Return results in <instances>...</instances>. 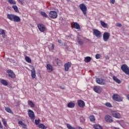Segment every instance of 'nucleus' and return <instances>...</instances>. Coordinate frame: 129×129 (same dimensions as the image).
<instances>
[{
	"instance_id": "1",
	"label": "nucleus",
	"mask_w": 129,
	"mask_h": 129,
	"mask_svg": "<svg viewBox=\"0 0 129 129\" xmlns=\"http://www.w3.org/2000/svg\"><path fill=\"white\" fill-rule=\"evenodd\" d=\"M7 18L8 20H10V21H11L12 22H16V23H19V22H21V18L20 17L14 15V14H7Z\"/></svg>"
},
{
	"instance_id": "2",
	"label": "nucleus",
	"mask_w": 129,
	"mask_h": 129,
	"mask_svg": "<svg viewBox=\"0 0 129 129\" xmlns=\"http://www.w3.org/2000/svg\"><path fill=\"white\" fill-rule=\"evenodd\" d=\"M80 10L82 11L84 16H87V7L84 4H81L79 5Z\"/></svg>"
},
{
	"instance_id": "3",
	"label": "nucleus",
	"mask_w": 129,
	"mask_h": 129,
	"mask_svg": "<svg viewBox=\"0 0 129 129\" xmlns=\"http://www.w3.org/2000/svg\"><path fill=\"white\" fill-rule=\"evenodd\" d=\"M111 114L112 116H113V117H114L115 118H117L118 119L121 118V115L117 111L112 110L111 111Z\"/></svg>"
},
{
	"instance_id": "4",
	"label": "nucleus",
	"mask_w": 129,
	"mask_h": 129,
	"mask_svg": "<svg viewBox=\"0 0 129 129\" xmlns=\"http://www.w3.org/2000/svg\"><path fill=\"white\" fill-rule=\"evenodd\" d=\"M112 99L115 101L120 102L122 101V97L117 94H115L112 96Z\"/></svg>"
},
{
	"instance_id": "5",
	"label": "nucleus",
	"mask_w": 129,
	"mask_h": 129,
	"mask_svg": "<svg viewBox=\"0 0 129 129\" xmlns=\"http://www.w3.org/2000/svg\"><path fill=\"white\" fill-rule=\"evenodd\" d=\"M49 17L51 19H57L58 17V13L55 11H51L49 13Z\"/></svg>"
},
{
	"instance_id": "6",
	"label": "nucleus",
	"mask_w": 129,
	"mask_h": 129,
	"mask_svg": "<svg viewBox=\"0 0 129 129\" xmlns=\"http://www.w3.org/2000/svg\"><path fill=\"white\" fill-rule=\"evenodd\" d=\"M96 82L100 85H104L106 83V81L104 79L99 78H96Z\"/></svg>"
},
{
	"instance_id": "7",
	"label": "nucleus",
	"mask_w": 129,
	"mask_h": 129,
	"mask_svg": "<svg viewBox=\"0 0 129 129\" xmlns=\"http://www.w3.org/2000/svg\"><path fill=\"white\" fill-rule=\"evenodd\" d=\"M121 69L123 72H124L125 74L128 75L129 74V68L126 64H122L121 66Z\"/></svg>"
},
{
	"instance_id": "8",
	"label": "nucleus",
	"mask_w": 129,
	"mask_h": 129,
	"mask_svg": "<svg viewBox=\"0 0 129 129\" xmlns=\"http://www.w3.org/2000/svg\"><path fill=\"white\" fill-rule=\"evenodd\" d=\"M110 37V33L107 32H105L103 34V39L104 42H107L109 40Z\"/></svg>"
},
{
	"instance_id": "9",
	"label": "nucleus",
	"mask_w": 129,
	"mask_h": 129,
	"mask_svg": "<svg viewBox=\"0 0 129 129\" xmlns=\"http://www.w3.org/2000/svg\"><path fill=\"white\" fill-rule=\"evenodd\" d=\"M104 119L106 122H109V123H111L113 121V118L112 116L109 115H106L104 117Z\"/></svg>"
},
{
	"instance_id": "10",
	"label": "nucleus",
	"mask_w": 129,
	"mask_h": 129,
	"mask_svg": "<svg viewBox=\"0 0 129 129\" xmlns=\"http://www.w3.org/2000/svg\"><path fill=\"white\" fill-rule=\"evenodd\" d=\"M7 73H8V76L10 78H12V79H15L16 78V75L15 74V73H14V71L12 70H7Z\"/></svg>"
},
{
	"instance_id": "11",
	"label": "nucleus",
	"mask_w": 129,
	"mask_h": 129,
	"mask_svg": "<svg viewBox=\"0 0 129 129\" xmlns=\"http://www.w3.org/2000/svg\"><path fill=\"white\" fill-rule=\"evenodd\" d=\"M93 35L95 36V37H97V38H101V32L97 30V29H93Z\"/></svg>"
},
{
	"instance_id": "12",
	"label": "nucleus",
	"mask_w": 129,
	"mask_h": 129,
	"mask_svg": "<svg viewBox=\"0 0 129 129\" xmlns=\"http://www.w3.org/2000/svg\"><path fill=\"white\" fill-rule=\"evenodd\" d=\"M93 90L96 93H100L102 91V88L99 86H95Z\"/></svg>"
},
{
	"instance_id": "13",
	"label": "nucleus",
	"mask_w": 129,
	"mask_h": 129,
	"mask_svg": "<svg viewBox=\"0 0 129 129\" xmlns=\"http://www.w3.org/2000/svg\"><path fill=\"white\" fill-rule=\"evenodd\" d=\"M71 26L72 28H74V29H76V30H80L81 29L80 25L77 22H73V23H71Z\"/></svg>"
},
{
	"instance_id": "14",
	"label": "nucleus",
	"mask_w": 129,
	"mask_h": 129,
	"mask_svg": "<svg viewBox=\"0 0 129 129\" xmlns=\"http://www.w3.org/2000/svg\"><path fill=\"white\" fill-rule=\"evenodd\" d=\"M28 114L31 119H35V113H34V111H33V110L29 109L28 111Z\"/></svg>"
},
{
	"instance_id": "15",
	"label": "nucleus",
	"mask_w": 129,
	"mask_h": 129,
	"mask_svg": "<svg viewBox=\"0 0 129 129\" xmlns=\"http://www.w3.org/2000/svg\"><path fill=\"white\" fill-rule=\"evenodd\" d=\"M37 27L39 30L41 32H45V31H46V28L45 27V26L43 24H38L37 25Z\"/></svg>"
},
{
	"instance_id": "16",
	"label": "nucleus",
	"mask_w": 129,
	"mask_h": 129,
	"mask_svg": "<svg viewBox=\"0 0 129 129\" xmlns=\"http://www.w3.org/2000/svg\"><path fill=\"white\" fill-rule=\"evenodd\" d=\"M78 105L79 107L83 108L85 106V102L82 100H79L77 101Z\"/></svg>"
},
{
	"instance_id": "17",
	"label": "nucleus",
	"mask_w": 129,
	"mask_h": 129,
	"mask_svg": "<svg viewBox=\"0 0 129 129\" xmlns=\"http://www.w3.org/2000/svg\"><path fill=\"white\" fill-rule=\"evenodd\" d=\"M46 69L49 73H51L54 70L53 66L50 64H47L46 65Z\"/></svg>"
},
{
	"instance_id": "18",
	"label": "nucleus",
	"mask_w": 129,
	"mask_h": 129,
	"mask_svg": "<svg viewBox=\"0 0 129 129\" xmlns=\"http://www.w3.org/2000/svg\"><path fill=\"white\" fill-rule=\"evenodd\" d=\"M64 71H69V68L71 67V63L70 62H68L67 63L64 64Z\"/></svg>"
},
{
	"instance_id": "19",
	"label": "nucleus",
	"mask_w": 129,
	"mask_h": 129,
	"mask_svg": "<svg viewBox=\"0 0 129 129\" xmlns=\"http://www.w3.org/2000/svg\"><path fill=\"white\" fill-rule=\"evenodd\" d=\"M31 77L32 79H34L36 78V71L35 70V68H33L31 70Z\"/></svg>"
},
{
	"instance_id": "20",
	"label": "nucleus",
	"mask_w": 129,
	"mask_h": 129,
	"mask_svg": "<svg viewBox=\"0 0 129 129\" xmlns=\"http://www.w3.org/2000/svg\"><path fill=\"white\" fill-rule=\"evenodd\" d=\"M100 23L103 28H105V29H107L108 28V25H107V24L105 23L104 22L100 21Z\"/></svg>"
},
{
	"instance_id": "21",
	"label": "nucleus",
	"mask_w": 129,
	"mask_h": 129,
	"mask_svg": "<svg viewBox=\"0 0 129 129\" xmlns=\"http://www.w3.org/2000/svg\"><path fill=\"white\" fill-rule=\"evenodd\" d=\"M112 79H113V80H114V81H115L116 82V83H118V84H120L121 83L120 80L118 79L116 77L113 76L112 77Z\"/></svg>"
},
{
	"instance_id": "22",
	"label": "nucleus",
	"mask_w": 129,
	"mask_h": 129,
	"mask_svg": "<svg viewBox=\"0 0 129 129\" xmlns=\"http://www.w3.org/2000/svg\"><path fill=\"white\" fill-rule=\"evenodd\" d=\"M75 107V103L71 102H69L68 104V107H69V108H73V107Z\"/></svg>"
},
{
	"instance_id": "23",
	"label": "nucleus",
	"mask_w": 129,
	"mask_h": 129,
	"mask_svg": "<svg viewBox=\"0 0 129 129\" xmlns=\"http://www.w3.org/2000/svg\"><path fill=\"white\" fill-rule=\"evenodd\" d=\"M0 82L2 83V84H3V85H4L5 86H7L9 84V83H8L6 80L4 79L1 80Z\"/></svg>"
},
{
	"instance_id": "24",
	"label": "nucleus",
	"mask_w": 129,
	"mask_h": 129,
	"mask_svg": "<svg viewBox=\"0 0 129 129\" xmlns=\"http://www.w3.org/2000/svg\"><path fill=\"white\" fill-rule=\"evenodd\" d=\"M0 35H2L3 38H6V32L5 30L0 28Z\"/></svg>"
},
{
	"instance_id": "25",
	"label": "nucleus",
	"mask_w": 129,
	"mask_h": 129,
	"mask_svg": "<svg viewBox=\"0 0 129 129\" xmlns=\"http://www.w3.org/2000/svg\"><path fill=\"white\" fill-rule=\"evenodd\" d=\"M28 105L30 106V107L33 108V107H35V104L33 103V101L29 100L28 101Z\"/></svg>"
},
{
	"instance_id": "26",
	"label": "nucleus",
	"mask_w": 129,
	"mask_h": 129,
	"mask_svg": "<svg viewBox=\"0 0 129 129\" xmlns=\"http://www.w3.org/2000/svg\"><path fill=\"white\" fill-rule=\"evenodd\" d=\"M37 126H38V127H39V128H42V129H46L47 128V126H46L43 123H40V124H38L37 125Z\"/></svg>"
},
{
	"instance_id": "27",
	"label": "nucleus",
	"mask_w": 129,
	"mask_h": 129,
	"mask_svg": "<svg viewBox=\"0 0 129 129\" xmlns=\"http://www.w3.org/2000/svg\"><path fill=\"white\" fill-rule=\"evenodd\" d=\"M94 127L95 129H102V126L98 124L94 125Z\"/></svg>"
},
{
	"instance_id": "28",
	"label": "nucleus",
	"mask_w": 129,
	"mask_h": 129,
	"mask_svg": "<svg viewBox=\"0 0 129 129\" xmlns=\"http://www.w3.org/2000/svg\"><path fill=\"white\" fill-rule=\"evenodd\" d=\"M13 9L16 12V13H19V9L18 8V6L16 5H14L12 6Z\"/></svg>"
},
{
	"instance_id": "29",
	"label": "nucleus",
	"mask_w": 129,
	"mask_h": 129,
	"mask_svg": "<svg viewBox=\"0 0 129 129\" xmlns=\"http://www.w3.org/2000/svg\"><path fill=\"white\" fill-rule=\"evenodd\" d=\"M25 60L28 63H32V59L29 56H25Z\"/></svg>"
},
{
	"instance_id": "30",
	"label": "nucleus",
	"mask_w": 129,
	"mask_h": 129,
	"mask_svg": "<svg viewBox=\"0 0 129 129\" xmlns=\"http://www.w3.org/2000/svg\"><path fill=\"white\" fill-rule=\"evenodd\" d=\"M77 41L78 43H79V45H83L84 44L83 41L80 39L79 37L77 38Z\"/></svg>"
},
{
	"instance_id": "31",
	"label": "nucleus",
	"mask_w": 129,
	"mask_h": 129,
	"mask_svg": "<svg viewBox=\"0 0 129 129\" xmlns=\"http://www.w3.org/2000/svg\"><path fill=\"white\" fill-rule=\"evenodd\" d=\"M5 110L7 112H9V113H12L13 112V111H12V110L11 109V108H10V107H5Z\"/></svg>"
},
{
	"instance_id": "32",
	"label": "nucleus",
	"mask_w": 129,
	"mask_h": 129,
	"mask_svg": "<svg viewBox=\"0 0 129 129\" xmlns=\"http://www.w3.org/2000/svg\"><path fill=\"white\" fill-rule=\"evenodd\" d=\"M85 61L86 62H90V61H91V57L90 56H87L85 58Z\"/></svg>"
},
{
	"instance_id": "33",
	"label": "nucleus",
	"mask_w": 129,
	"mask_h": 129,
	"mask_svg": "<svg viewBox=\"0 0 129 129\" xmlns=\"http://www.w3.org/2000/svg\"><path fill=\"white\" fill-rule=\"evenodd\" d=\"M8 2L10 5H16L17 4L16 1L14 0H8Z\"/></svg>"
},
{
	"instance_id": "34",
	"label": "nucleus",
	"mask_w": 129,
	"mask_h": 129,
	"mask_svg": "<svg viewBox=\"0 0 129 129\" xmlns=\"http://www.w3.org/2000/svg\"><path fill=\"white\" fill-rule=\"evenodd\" d=\"M56 64L57 65H58V66H61V64L62 63V61H61V60H59V59L57 58L56 59Z\"/></svg>"
},
{
	"instance_id": "35",
	"label": "nucleus",
	"mask_w": 129,
	"mask_h": 129,
	"mask_svg": "<svg viewBox=\"0 0 129 129\" xmlns=\"http://www.w3.org/2000/svg\"><path fill=\"white\" fill-rule=\"evenodd\" d=\"M40 14L42 17H44V18H48V15L44 12H41Z\"/></svg>"
},
{
	"instance_id": "36",
	"label": "nucleus",
	"mask_w": 129,
	"mask_h": 129,
	"mask_svg": "<svg viewBox=\"0 0 129 129\" xmlns=\"http://www.w3.org/2000/svg\"><path fill=\"white\" fill-rule=\"evenodd\" d=\"M91 121H95V117L93 115H91L89 117Z\"/></svg>"
},
{
	"instance_id": "37",
	"label": "nucleus",
	"mask_w": 129,
	"mask_h": 129,
	"mask_svg": "<svg viewBox=\"0 0 129 129\" xmlns=\"http://www.w3.org/2000/svg\"><path fill=\"white\" fill-rule=\"evenodd\" d=\"M105 105L107 106V107H109V108L112 107V105H111V104H110V103L109 102L105 103Z\"/></svg>"
},
{
	"instance_id": "38",
	"label": "nucleus",
	"mask_w": 129,
	"mask_h": 129,
	"mask_svg": "<svg viewBox=\"0 0 129 129\" xmlns=\"http://www.w3.org/2000/svg\"><path fill=\"white\" fill-rule=\"evenodd\" d=\"M2 121L3 122V124L5 126H7V121L6 120V119L2 118Z\"/></svg>"
},
{
	"instance_id": "39",
	"label": "nucleus",
	"mask_w": 129,
	"mask_h": 129,
	"mask_svg": "<svg viewBox=\"0 0 129 129\" xmlns=\"http://www.w3.org/2000/svg\"><path fill=\"white\" fill-rule=\"evenodd\" d=\"M40 121H41V120L40 119H35V123L36 125H39V123H40Z\"/></svg>"
},
{
	"instance_id": "40",
	"label": "nucleus",
	"mask_w": 129,
	"mask_h": 129,
	"mask_svg": "<svg viewBox=\"0 0 129 129\" xmlns=\"http://www.w3.org/2000/svg\"><path fill=\"white\" fill-rule=\"evenodd\" d=\"M100 57H101V55L98 53L95 55L96 59H100Z\"/></svg>"
},
{
	"instance_id": "41",
	"label": "nucleus",
	"mask_w": 129,
	"mask_h": 129,
	"mask_svg": "<svg viewBox=\"0 0 129 129\" xmlns=\"http://www.w3.org/2000/svg\"><path fill=\"white\" fill-rule=\"evenodd\" d=\"M18 123L21 125H24V122H23V121H19Z\"/></svg>"
},
{
	"instance_id": "42",
	"label": "nucleus",
	"mask_w": 129,
	"mask_h": 129,
	"mask_svg": "<svg viewBox=\"0 0 129 129\" xmlns=\"http://www.w3.org/2000/svg\"><path fill=\"white\" fill-rule=\"evenodd\" d=\"M110 3L112 4V5H114L115 3V0H110Z\"/></svg>"
},
{
	"instance_id": "43",
	"label": "nucleus",
	"mask_w": 129,
	"mask_h": 129,
	"mask_svg": "<svg viewBox=\"0 0 129 129\" xmlns=\"http://www.w3.org/2000/svg\"><path fill=\"white\" fill-rule=\"evenodd\" d=\"M116 26L117 27H121L122 25L120 23H117L116 24Z\"/></svg>"
},
{
	"instance_id": "44",
	"label": "nucleus",
	"mask_w": 129,
	"mask_h": 129,
	"mask_svg": "<svg viewBox=\"0 0 129 129\" xmlns=\"http://www.w3.org/2000/svg\"><path fill=\"white\" fill-rule=\"evenodd\" d=\"M25 0H19V2H20V3H21V4H22V5H24V3H25L24 1Z\"/></svg>"
},
{
	"instance_id": "45",
	"label": "nucleus",
	"mask_w": 129,
	"mask_h": 129,
	"mask_svg": "<svg viewBox=\"0 0 129 129\" xmlns=\"http://www.w3.org/2000/svg\"><path fill=\"white\" fill-rule=\"evenodd\" d=\"M0 128H4V127L3 126V124H2V122L0 121Z\"/></svg>"
},
{
	"instance_id": "46",
	"label": "nucleus",
	"mask_w": 129,
	"mask_h": 129,
	"mask_svg": "<svg viewBox=\"0 0 129 129\" xmlns=\"http://www.w3.org/2000/svg\"><path fill=\"white\" fill-rule=\"evenodd\" d=\"M23 125V128H27V125L26 124H24Z\"/></svg>"
},
{
	"instance_id": "47",
	"label": "nucleus",
	"mask_w": 129,
	"mask_h": 129,
	"mask_svg": "<svg viewBox=\"0 0 129 129\" xmlns=\"http://www.w3.org/2000/svg\"><path fill=\"white\" fill-rule=\"evenodd\" d=\"M58 42L59 44H62V40H58Z\"/></svg>"
},
{
	"instance_id": "48",
	"label": "nucleus",
	"mask_w": 129,
	"mask_h": 129,
	"mask_svg": "<svg viewBox=\"0 0 129 129\" xmlns=\"http://www.w3.org/2000/svg\"><path fill=\"white\" fill-rule=\"evenodd\" d=\"M60 88L61 89H65V88L63 87H62V86H60Z\"/></svg>"
},
{
	"instance_id": "49",
	"label": "nucleus",
	"mask_w": 129,
	"mask_h": 129,
	"mask_svg": "<svg viewBox=\"0 0 129 129\" xmlns=\"http://www.w3.org/2000/svg\"><path fill=\"white\" fill-rule=\"evenodd\" d=\"M54 47H55V45L54 44H52V50H54Z\"/></svg>"
},
{
	"instance_id": "50",
	"label": "nucleus",
	"mask_w": 129,
	"mask_h": 129,
	"mask_svg": "<svg viewBox=\"0 0 129 129\" xmlns=\"http://www.w3.org/2000/svg\"><path fill=\"white\" fill-rule=\"evenodd\" d=\"M126 98L129 100V94L126 95Z\"/></svg>"
},
{
	"instance_id": "51",
	"label": "nucleus",
	"mask_w": 129,
	"mask_h": 129,
	"mask_svg": "<svg viewBox=\"0 0 129 129\" xmlns=\"http://www.w3.org/2000/svg\"><path fill=\"white\" fill-rule=\"evenodd\" d=\"M116 122H118V123H119V121H118V120H117Z\"/></svg>"
},
{
	"instance_id": "52",
	"label": "nucleus",
	"mask_w": 129,
	"mask_h": 129,
	"mask_svg": "<svg viewBox=\"0 0 129 129\" xmlns=\"http://www.w3.org/2000/svg\"><path fill=\"white\" fill-rule=\"evenodd\" d=\"M87 41H89V39H87Z\"/></svg>"
},
{
	"instance_id": "53",
	"label": "nucleus",
	"mask_w": 129,
	"mask_h": 129,
	"mask_svg": "<svg viewBox=\"0 0 129 129\" xmlns=\"http://www.w3.org/2000/svg\"><path fill=\"white\" fill-rule=\"evenodd\" d=\"M66 1H69V0H66Z\"/></svg>"
}]
</instances>
